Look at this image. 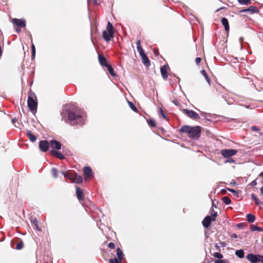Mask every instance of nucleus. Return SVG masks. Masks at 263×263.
Instances as JSON below:
<instances>
[{
    "mask_svg": "<svg viewBox=\"0 0 263 263\" xmlns=\"http://www.w3.org/2000/svg\"><path fill=\"white\" fill-rule=\"evenodd\" d=\"M62 119L71 125L82 126L84 124L85 116L83 112L77 108L65 107L62 112Z\"/></svg>",
    "mask_w": 263,
    "mask_h": 263,
    "instance_id": "1",
    "label": "nucleus"
},
{
    "mask_svg": "<svg viewBox=\"0 0 263 263\" xmlns=\"http://www.w3.org/2000/svg\"><path fill=\"white\" fill-rule=\"evenodd\" d=\"M179 131L181 133L186 134L190 139L198 140L200 137L201 127L199 126L184 125L181 127Z\"/></svg>",
    "mask_w": 263,
    "mask_h": 263,
    "instance_id": "2",
    "label": "nucleus"
},
{
    "mask_svg": "<svg viewBox=\"0 0 263 263\" xmlns=\"http://www.w3.org/2000/svg\"><path fill=\"white\" fill-rule=\"evenodd\" d=\"M27 104L29 109L32 112L36 111L37 106L36 97L34 92L31 90H30L28 92Z\"/></svg>",
    "mask_w": 263,
    "mask_h": 263,
    "instance_id": "3",
    "label": "nucleus"
},
{
    "mask_svg": "<svg viewBox=\"0 0 263 263\" xmlns=\"http://www.w3.org/2000/svg\"><path fill=\"white\" fill-rule=\"evenodd\" d=\"M113 26L110 22L107 24L106 30H104L102 33V37L106 42H109L114 36Z\"/></svg>",
    "mask_w": 263,
    "mask_h": 263,
    "instance_id": "4",
    "label": "nucleus"
},
{
    "mask_svg": "<svg viewBox=\"0 0 263 263\" xmlns=\"http://www.w3.org/2000/svg\"><path fill=\"white\" fill-rule=\"evenodd\" d=\"M62 174L73 183H80L83 181L82 177L76 173H66L63 172Z\"/></svg>",
    "mask_w": 263,
    "mask_h": 263,
    "instance_id": "5",
    "label": "nucleus"
},
{
    "mask_svg": "<svg viewBox=\"0 0 263 263\" xmlns=\"http://www.w3.org/2000/svg\"><path fill=\"white\" fill-rule=\"evenodd\" d=\"M217 212L213 211L210 216H206L202 220L203 226L205 228H209L211 222L215 220Z\"/></svg>",
    "mask_w": 263,
    "mask_h": 263,
    "instance_id": "6",
    "label": "nucleus"
},
{
    "mask_svg": "<svg viewBox=\"0 0 263 263\" xmlns=\"http://www.w3.org/2000/svg\"><path fill=\"white\" fill-rule=\"evenodd\" d=\"M246 258L252 263H263V255H254L252 253L248 254Z\"/></svg>",
    "mask_w": 263,
    "mask_h": 263,
    "instance_id": "7",
    "label": "nucleus"
},
{
    "mask_svg": "<svg viewBox=\"0 0 263 263\" xmlns=\"http://www.w3.org/2000/svg\"><path fill=\"white\" fill-rule=\"evenodd\" d=\"M116 255L117 257L115 256L114 258L112 259H110L109 262L110 263H121L122 260L123 258L124 254L120 249V248H118L116 250Z\"/></svg>",
    "mask_w": 263,
    "mask_h": 263,
    "instance_id": "8",
    "label": "nucleus"
},
{
    "mask_svg": "<svg viewBox=\"0 0 263 263\" xmlns=\"http://www.w3.org/2000/svg\"><path fill=\"white\" fill-rule=\"evenodd\" d=\"M237 153V151L234 149H223L220 152L221 155L225 158H229Z\"/></svg>",
    "mask_w": 263,
    "mask_h": 263,
    "instance_id": "9",
    "label": "nucleus"
},
{
    "mask_svg": "<svg viewBox=\"0 0 263 263\" xmlns=\"http://www.w3.org/2000/svg\"><path fill=\"white\" fill-rule=\"evenodd\" d=\"M182 112L184 114L187 115L189 117H190V118H191L193 120H197L200 118L199 115L196 112H195V111H194L193 110H189L187 109H183L182 110Z\"/></svg>",
    "mask_w": 263,
    "mask_h": 263,
    "instance_id": "10",
    "label": "nucleus"
},
{
    "mask_svg": "<svg viewBox=\"0 0 263 263\" xmlns=\"http://www.w3.org/2000/svg\"><path fill=\"white\" fill-rule=\"evenodd\" d=\"M50 142L47 140H41L39 142V147L40 151L42 152H46L49 150Z\"/></svg>",
    "mask_w": 263,
    "mask_h": 263,
    "instance_id": "11",
    "label": "nucleus"
},
{
    "mask_svg": "<svg viewBox=\"0 0 263 263\" xmlns=\"http://www.w3.org/2000/svg\"><path fill=\"white\" fill-rule=\"evenodd\" d=\"M83 174L85 180L90 179L93 176L92 169L89 166H85L84 167Z\"/></svg>",
    "mask_w": 263,
    "mask_h": 263,
    "instance_id": "12",
    "label": "nucleus"
},
{
    "mask_svg": "<svg viewBox=\"0 0 263 263\" xmlns=\"http://www.w3.org/2000/svg\"><path fill=\"white\" fill-rule=\"evenodd\" d=\"M12 22L14 25L18 27L24 28L26 27V22L25 20L15 18L12 19Z\"/></svg>",
    "mask_w": 263,
    "mask_h": 263,
    "instance_id": "13",
    "label": "nucleus"
},
{
    "mask_svg": "<svg viewBox=\"0 0 263 263\" xmlns=\"http://www.w3.org/2000/svg\"><path fill=\"white\" fill-rule=\"evenodd\" d=\"M50 145L54 150H59L61 148L62 144L57 140H52L50 141Z\"/></svg>",
    "mask_w": 263,
    "mask_h": 263,
    "instance_id": "14",
    "label": "nucleus"
},
{
    "mask_svg": "<svg viewBox=\"0 0 263 263\" xmlns=\"http://www.w3.org/2000/svg\"><path fill=\"white\" fill-rule=\"evenodd\" d=\"M50 154L51 156L55 157L60 160H64L65 158L64 156L61 152L54 149H52L50 152Z\"/></svg>",
    "mask_w": 263,
    "mask_h": 263,
    "instance_id": "15",
    "label": "nucleus"
},
{
    "mask_svg": "<svg viewBox=\"0 0 263 263\" xmlns=\"http://www.w3.org/2000/svg\"><path fill=\"white\" fill-rule=\"evenodd\" d=\"M167 65H163L160 68V72L161 74V76L164 80H166L168 78L167 75Z\"/></svg>",
    "mask_w": 263,
    "mask_h": 263,
    "instance_id": "16",
    "label": "nucleus"
},
{
    "mask_svg": "<svg viewBox=\"0 0 263 263\" xmlns=\"http://www.w3.org/2000/svg\"><path fill=\"white\" fill-rule=\"evenodd\" d=\"M98 60L100 65L102 66L106 67L107 65H109L107 62L106 58L102 54H99Z\"/></svg>",
    "mask_w": 263,
    "mask_h": 263,
    "instance_id": "17",
    "label": "nucleus"
},
{
    "mask_svg": "<svg viewBox=\"0 0 263 263\" xmlns=\"http://www.w3.org/2000/svg\"><path fill=\"white\" fill-rule=\"evenodd\" d=\"M76 195L79 201H82L84 200V197L83 193L80 187L77 186L76 187Z\"/></svg>",
    "mask_w": 263,
    "mask_h": 263,
    "instance_id": "18",
    "label": "nucleus"
},
{
    "mask_svg": "<svg viewBox=\"0 0 263 263\" xmlns=\"http://www.w3.org/2000/svg\"><path fill=\"white\" fill-rule=\"evenodd\" d=\"M221 23L224 27L225 31L228 32L230 30V27L228 19L226 17H222L221 19Z\"/></svg>",
    "mask_w": 263,
    "mask_h": 263,
    "instance_id": "19",
    "label": "nucleus"
},
{
    "mask_svg": "<svg viewBox=\"0 0 263 263\" xmlns=\"http://www.w3.org/2000/svg\"><path fill=\"white\" fill-rule=\"evenodd\" d=\"M143 64L147 67H148L151 65V62L147 55L144 54L141 56Z\"/></svg>",
    "mask_w": 263,
    "mask_h": 263,
    "instance_id": "20",
    "label": "nucleus"
},
{
    "mask_svg": "<svg viewBox=\"0 0 263 263\" xmlns=\"http://www.w3.org/2000/svg\"><path fill=\"white\" fill-rule=\"evenodd\" d=\"M251 196L252 199L254 201V202H255V204L257 206L261 207L263 205V202L259 200L255 194H251Z\"/></svg>",
    "mask_w": 263,
    "mask_h": 263,
    "instance_id": "21",
    "label": "nucleus"
},
{
    "mask_svg": "<svg viewBox=\"0 0 263 263\" xmlns=\"http://www.w3.org/2000/svg\"><path fill=\"white\" fill-rule=\"evenodd\" d=\"M26 135L30 141L33 142L36 140V136L33 135L31 131L27 130L26 131Z\"/></svg>",
    "mask_w": 263,
    "mask_h": 263,
    "instance_id": "22",
    "label": "nucleus"
},
{
    "mask_svg": "<svg viewBox=\"0 0 263 263\" xmlns=\"http://www.w3.org/2000/svg\"><path fill=\"white\" fill-rule=\"evenodd\" d=\"M31 222L37 231H39V232L42 231V229L40 228L38 223V221L36 218H32L31 220Z\"/></svg>",
    "mask_w": 263,
    "mask_h": 263,
    "instance_id": "23",
    "label": "nucleus"
},
{
    "mask_svg": "<svg viewBox=\"0 0 263 263\" xmlns=\"http://www.w3.org/2000/svg\"><path fill=\"white\" fill-rule=\"evenodd\" d=\"M247 12H249L250 14H253L258 12L259 10L256 7L250 6L247 9Z\"/></svg>",
    "mask_w": 263,
    "mask_h": 263,
    "instance_id": "24",
    "label": "nucleus"
},
{
    "mask_svg": "<svg viewBox=\"0 0 263 263\" xmlns=\"http://www.w3.org/2000/svg\"><path fill=\"white\" fill-rule=\"evenodd\" d=\"M247 221L250 223H252L255 220V216L251 214H248L246 215Z\"/></svg>",
    "mask_w": 263,
    "mask_h": 263,
    "instance_id": "25",
    "label": "nucleus"
},
{
    "mask_svg": "<svg viewBox=\"0 0 263 263\" xmlns=\"http://www.w3.org/2000/svg\"><path fill=\"white\" fill-rule=\"evenodd\" d=\"M250 229L252 231H257L258 232H261L263 230L262 228L259 227L257 225H254V224H252L250 226Z\"/></svg>",
    "mask_w": 263,
    "mask_h": 263,
    "instance_id": "26",
    "label": "nucleus"
},
{
    "mask_svg": "<svg viewBox=\"0 0 263 263\" xmlns=\"http://www.w3.org/2000/svg\"><path fill=\"white\" fill-rule=\"evenodd\" d=\"M235 255L240 258H242L244 257V251L243 250L240 249L236 251Z\"/></svg>",
    "mask_w": 263,
    "mask_h": 263,
    "instance_id": "27",
    "label": "nucleus"
},
{
    "mask_svg": "<svg viewBox=\"0 0 263 263\" xmlns=\"http://www.w3.org/2000/svg\"><path fill=\"white\" fill-rule=\"evenodd\" d=\"M107 68V70L110 73V74L112 77H115L116 76V74L114 72V70L110 65H107V66L106 67Z\"/></svg>",
    "mask_w": 263,
    "mask_h": 263,
    "instance_id": "28",
    "label": "nucleus"
},
{
    "mask_svg": "<svg viewBox=\"0 0 263 263\" xmlns=\"http://www.w3.org/2000/svg\"><path fill=\"white\" fill-rule=\"evenodd\" d=\"M201 73L204 76V77L206 79V80L208 82V83H209V84H210L211 80H210V78L209 77L208 74L206 73L205 70L204 69H202L201 71Z\"/></svg>",
    "mask_w": 263,
    "mask_h": 263,
    "instance_id": "29",
    "label": "nucleus"
},
{
    "mask_svg": "<svg viewBox=\"0 0 263 263\" xmlns=\"http://www.w3.org/2000/svg\"><path fill=\"white\" fill-rule=\"evenodd\" d=\"M24 242L22 240H20L16 245L15 249L16 250H21L24 247Z\"/></svg>",
    "mask_w": 263,
    "mask_h": 263,
    "instance_id": "30",
    "label": "nucleus"
},
{
    "mask_svg": "<svg viewBox=\"0 0 263 263\" xmlns=\"http://www.w3.org/2000/svg\"><path fill=\"white\" fill-rule=\"evenodd\" d=\"M222 200L226 204H229L231 203V199L228 196L223 197L222 198Z\"/></svg>",
    "mask_w": 263,
    "mask_h": 263,
    "instance_id": "31",
    "label": "nucleus"
},
{
    "mask_svg": "<svg viewBox=\"0 0 263 263\" xmlns=\"http://www.w3.org/2000/svg\"><path fill=\"white\" fill-rule=\"evenodd\" d=\"M238 2L240 4L246 5H250L251 3V0H238Z\"/></svg>",
    "mask_w": 263,
    "mask_h": 263,
    "instance_id": "32",
    "label": "nucleus"
},
{
    "mask_svg": "<svg viewBox=\"0 0 263 263\" xmlns=\"http://www.w3.org/2000/svg\"><path fill=\"white\" fill-rule=\"evenodd\" d=\"M128 104L129 106V107L135 112H136L137 111V109L135 105L134 104V103L130 101H128Z\"/></svg>",
    "mask_w": 263,
    "mask_h": 263,
    "instance_id": "33",
    "label": "nucleus"
},
{
    "mask_svg": "<svg viewBox=\"0 0 263 263\" xmlns=\"http://www.w3.org/2000/svg\"><path fill=\"white\" fill-rule=\"evenodd\" d=\"M52 175L54 177H58V171L56 168H52L51 171Z\"/></svg>",
    "mask_w": 263,
    "mask_h": 263,
    "instance_id": "34",
    "label": "nucleus"
},
{
    "mask_svg": "<svg viewBox=\"0 0 263 263\" xmlns=\"http://www.w3.org/2000/svg\"><path fill=\"white\" fill-rule=\"evenodd\" d=\"M148 124L151 127H153L156 126V123L154 120L149 119L148 121Z\"/></svg>",
    "mask_w": 263,
    "mask_h": 263,
    "instance_id": "35",
    "label": "nucleus"
},
{
    "mask_svg": "<svg viewBox=\"0 0 263 263\" xmlns=\"http://www.w3.org/2000/svg\"><path fill=\"white\" fill-rule=\"evenodd\" d=\"M213 256L215 257L221 259L223 257V255L222 254L219 252H215L213 254Z\"/></svg>",
    "mask_w": 263,
    "mask_h": 263,
    "instance_id": "36",
    "label": "nucleus"
},
{
    "mask_svg": "<svg viewBox=\"0 0 263 263\" xmlns=\"http://www.w3.org/2000/svg\"><path fill=\"white\" fill-rule=\"evenodd\" d=\"M137 50L139 52L140 56L145 54L144 51L142 49V47H137Z\"/></svg>",
    "mask_w": 263,
    "mask_h": 263,
    "instance_id": "37",
    "label": "nucleus"
},
{
    "mask_svg": "<svg viewBox=\"0 0 263 263\" xmlns=\"http://www.w3.org/2000/svg\"><path fill=\"white\" fill-rule=\"evenodd\" d=\"M214 263H230L228 260H222V259H217L215 261Z\"/></svg>",
    "mask_w": 263,
    "mask_h": 263,
    "instance_id": "38",
    "label": "nucleus"
},
{
    "mask_svg": "<svg viewBox=\"0 0 263 263\" xmlns=\"http://www.w3.org/2000/svg\"><path fill=\"white\" fill-rule=\"evenodd\" d=\"M160 114L162 115V116L163 117V118L165 119V120H167V117L166 116V115H165L164 111H163L162 109V108H160Z\"/></svg>",
    "mask_w": 263,
    "mask_h": 263,
    "instance_id": "39",
    "label": "nucleus"
},
{
    "mask_svg": "<svg viewBox=\"0 0 263 263\" xmlns=\"http://www.w3.org/2000/svg\"><path fill=\"white\" fill-rule=\"evenodd\" d=\"M108 248H109L111 249H115V245L114 243L111 242L108 244Z\"/></svg>",
    "mask_w": 263,
    "mask_h": 263,
    "instance_id": "40",
    "label": "nucleus"
},
{
    "mask_svg": "<svg viewBox=\"0 0 263 263\" xmlns=\"http://www.w3.org/2000/svg\"><path fill=\"white\" fill-rule=\"evenodd\" d=\"M226 162L235 163V160L234 159L229 158H228V159L227 160Z\"/></svg>",
    "mask_w": 263,
    "mask_h": 263,
    "instance_id": "41",
    "label": "nucleus"
},
{
    "mask_svg": "<svg viewBox=\"0 0 263 263\" xmlns=\"http://www.w3.org/2000/svg\"><path fill=\"white\" fill-rule=\"evenodd\" d=\"M173 103L176 105V106H180V102L177 100V99H175L173 101Z\"/></svg>",
    "mask_w": 263,
    "mask_h": 263,
    "instance_id": "42",
    "label": "nucleus"
},
{
    "mask_svg": "<svg viewBox=\"0 0 263 263\" xmlns=\"http://www.w3.org/2000/svg\"><path fill=\"white\" fill-rule=\"evenodd\" d=\"M201 61V59L200 58L197 57L195 59V62L197 65H199Z\"/></svg>",
    "mask_w": 263,
    "mask_h": 263,
    "instance_id": "43",
    "label": "nucleus"
},
{
    "mask_svg": "<svg viewBox=\"0 0 263 263\" xmlns=\"http://www.w3.org/2000/svg\"><path fill=\"white\" fill-rule=\"evenodd\" d=\"M251 129L253 131H256V132H258L259 130L258 128L255 126H252Z\"/></svg>",
    "mask_w": 263,
    "mask_h": 263,
    "instance_id": "44",
    "label": "nucleus"
},
{
    "mask_svg": "<svg viewBox=\"0 0 263 263\" xmlns=\"http://www.w3.org/2000/svg\"><path fill=\"white\" fill-rule=\"evenodd\" d=\"M256 184H257V182H256V181L255 180H254L252 181L251 182V183H250V185H251V186H255V185H256Z\"/></svg>",
    "mask_w": 263,
    "mask_h": 263,
    "instance_id": "45",
    "label": "nucleus"
},
{
    "mask_svg": "<svg viewBox=\"0 0 263 263\" xmlns=\"http://www.w3.org/2000/svg\"><path fill=\"white\" fill-rule=\"evenodd\" d=\"M31 48L32 52L35 51V46H34V45L33 43H32V45H31Z\"/></svg>",
    "mask_w": 263,
    "mask_h": 263,
    "instance_id": "46",
    "label": "nucleus"
},
{
    "mask_svg": "<svg viewBox=\"0 0 263 263\" xmlns=\"http://www.w3.org/2000/svg\"><path fill=\"white\" fill-rule=\"evenodd\" d=\"M93 3L95 6H97L99 5V0H93Z\"/></svg>",
    "mask_w": 263,
    "mask_h": 263,
    "instance_id": "47",
    "label": "nucleus"
},
{
    "mask_svg": "<svg viewBox=\"0 0 263 263\" xmlns=\"http://www.w3.org/2000/svg\"><path fill=\"white\" fill-rule=\"evenodd\" d=\"M137 47H141L140 40H138L136 43Z\"/></svg>",
    "mask_w": 263,
    "mask_h": 263,
    "instance_id": "48",
    "label": "nucleus"
},
{
    "mask_svg": "<svg viewBox=\"0 0 263 263\" xmlns=\"http://www.w3.org/2000/svg\"><path fill=\"white\" fill-rule=\"evenodd\" d=\"M35 51L32 52V54H31L32 60L34 59L35 58Z\"/></svg>",
    "mask_w": 263,
    "mask_h": 263,
    "instance_id": "49",
    "label": "nucleus"
},
{
    "mask_svg": "<svg viewBox=\"0 0 263 263\" xmlns=\"http://www.w3.org/2000/svg\"><path fill=\"white\" fill-rule=\"evenodd\" d=\"M228 190L232 192V193L237 194V192L233 189H229Z\"/></svg>",
    "mask_w": 263,
    "mask_h": 263,
    "instance_id": "50",
    "label": "nucleus"
},
{
    "mask_svg": "<svg viewBox=\"0 0 263 263\" xmlns=\"http://www.w3.org/2000/svg\"><path fill=\"white\" fill-rule=\"evenodd\" d=\"M16 122H17V120L16 118H13L12 119V123L14 125L15 127H16V126L15 125V123Z\"/></svg>",
    "mask_w": 263,
    "mask_h": 263,
    "instance_id": "51",
    "label": "nucleus"
},
{
    "mask_svg": "<svg viewBox=\"0 0 263 263\" xmlns=\"http://www.w3.org/2000/svg\"><path fill=\"white\" fill-rule=\"evenodd\" d=\"M232 237H233V238H237V234H235V233H233L231 236Z\"/></svg>",
    "mask_w": 263,
    "mask_h": 263,
    "instance_id": "52",
    "label": "nucleus"
},
{
    "mask_svg": "<svg viewBox=\"0 0 263 263\" xmlns=\"http://www.w3.org/2000/svg\"><path fill=\"white\" fill-rule=\"evenodd\" d=\"M260 194L263 197V186L260 188Z\"/></svg>",
    "mask_w": 263,
    "mask_h": 263,
    "instance_id": "53",
    "label": "nucleus"
},
{
    "mask_svg": "<svg viewBox=\"0 0 263 263\" xmlns=\"http://www.w3.org/2000/svg\"><path fill=\"white\" fill-rule=\"evenodd\" d=\"M239 12L240 13H242V12H247V9H241V10H240Z\"/></svg>",
    "mask_w": 263,
    "mask_h": 263,
    "instance_id": "54",
    "label": "nucleus"
},
{
    "mask_svg": "<svg viewBox=\"0 0 263 263\" xmlns=\"http://www.w3.org/2000/svg\"><path fill=\"white\" fill-rule=\"evenodd\" d=\"M243 225H244V224H243V223H239V224H237V227H239V228H240Z\"/></svg>",
    "mask_w": 263,
    "mask_h": 263,
    "instance_id": "55",
    "label": "nucleus"
},
{
    "mask_svg": "<svg viewBox=\"0 0 263 263\" xmlns=\"http://www.w3.org/2000/svg\"><path fill=\"white\" fill-rule=\"evenodd\" d=\"M154 52H155V53L156 54H157V52H158V50H156L155 49V50H154Z\"/></svg>",
    "mask_w": 263,
    "mask_h": 263,
    "instance_id": "56",
    "label": "nucleus"
},
{
    "mask_svg": "<svg viewBox=\"0 0 263 263\" xmlns=\"http://www.w3.org/2000/svg\"><path fill=\"white\" fill-rule=\"evenodd\" d=\"M215 247H216L217 249H219V246H218V245H217V244H216V245H215Z\"/></svg>",
    "mask_w": 263,
    "mask_h": 263,
    "instance_id": "57",
    "label": "nucleus"
},
{
    "mask_svg": "<svg viewBox=\"0 0 263 263\" xmlns=\"http://www.w3.org/2000/svg\"><path fill=\"white\" fill-rule=\"evenodd\" d=\"M90 0H87L88 2H89Z\"/></svg>",
    "mask_w": 263,
    "mask_h": 263,
    "instance_id": "58",
    "label": "nucleus"
}]
</instances>
